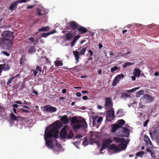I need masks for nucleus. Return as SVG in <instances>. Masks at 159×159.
I'll return each mask as SVG.
<instances>
[{
    "mask_svg": "<svg viewBox=\"0 0 159 159\" xmlns=\"http://www.w3.org/2000/svg\"><path fill=\"white\" fill-rule=\"evenodd\" d=\"M71 120V123L72 124H75L76 123H80V120L76 116L71 117L70 118Z\"/></svg>",
    "mask_w": 159,
    "mask_h": 159,
    "instance_id": "obj_23",
    "label": "nucleus"
},
{
    "mask_svg": "<svg viewBox=\"0 0 159 159\" xmlns=\"http://www.w3.org/2000/svg\"><path fill=\"white\" fill-rule=\"evenodd\" d=\"M73 54L74 55L76 60V64H77L79 61L80 56L79 52L77 50L73 51Z\"/></svg>",
    "mask_w": 159,
    "mask_h": 159,
    "instance_id": "obj_21",
    "label": "nucleus"
},
{
    "mask_svg": "<svg viewBox=\"0 0 159 159\" xmlns=\"http://www.w3.org/2000/svg\"><path fill=\"white\" fill-rule=\"evenodd\" d=\"M80 67H82L81 66L79 65L78 66H76L74 68H72V69L73 70L77 72L81 69L80 68Z\"/></svg>",
    "mask_w": 159,
    "mask_h": 159,
    "instance_id": "obj_37",
    "label": "nucleus"
},
{
    "mask_svg": "<svg viewBox=\"0 0 159 159\" xmlns=\"http://www.w3.org/2000/svg\"><path fill=\"white\" fill-rule=\"evenodd\" d=\"M15 76L13 77L12 78H11L10 79H8L7 80V84L8 85V84H11L12 81H13V79L15 77Z\"/></svg>",
    "mask_w": 159,
    "mask_h": 159,
    "instance_id": "obj_42",
    "label": "nucleus"
},
{
    "mask_svg": "<svg viewBox=\"0 0 159 159\" xmlns=\"http://www.w3.org/2000/svg\"><path fill=\"white\" fill-rule=\"evenodd\" d=\"M153 100V98L148 94H144L140 98L141 102L144 104L150 103Z\"/></svg>",
    "mask_w": 159,
    "mask_h": 159,
    "instance_id": "obj_5",
    "label": "nucleus"
},
{
    "mask_svg": "<svg viewBox=\"0 0 159 159\" xmlns=\"http://www.w3.org/2000/svg\"><path fill=\"white\" fill-rule=\"evenodd\" d=\"M15 102L18 104H23V103L20 101H17L14 102Z\"/></svg>",
    "mask_w": 159,
    "mask_h": 159,
    "instance_id": "obj_62",
    "label": "nucleus"
},
{
    "mask_svg": "<svg viewBox=\"0 0 159 159\" xmlns=\"http://www.w3.org/2000/svg\"><path fill=\"white\" fill-rule=\"evenodd\" d=\"M131 53V51H128L126 53H124V54L123 55H122V56H127L128 55L130 54Z\"/></svg>",
    "mask_w": 159,
    "mask_h": 159,
    "instance_id": "obj_57",
    "label": "nucleus"
},
{
    "mask_svg": "<svg viewBox=\"0 0 159 159\" xmlns=\"http://www.w3.org/2000/svg\"><path fill=\"white\" fill-rule=\"evenodd\" d=\"M12 106L14 108H17L18 107V105L17 104H14L12 105Z\"/></svg>",
    "mask_w": 159,
    "mask_h": 159,
    "instance_id": "obj_58",
    "label": "nucleus"
},
{
    "mask_svg": "<svg viewBox=\"0 0 159 159\" xmlns=\"http://www.w3.org/2000/svg\"><path fill=\"white\" fill-rule=\"evenodd\" d=\"M27 52L29 54H31L35 52V47L33 46H29L26 48Z\"/></svg>",
    "mask_w": 159,
    "mask_h": 159,
    "instance_id": "obj_17",
    "label": "nucleus"
},
{
    "mask_svg": "<svg viewBox=\"0 0 159 159\" xmlns=\"http://www.w3.org/2000/svg\"><path fill=\"white\" fill-rule=\"evenodd\" d=\"M56 31H53L52 32H48L47 33H43L42 34V37H43L46 38L47 36H49L50 34L54 33Z\"/></svg>",
    "mask_w": 159,
    "mask_h": 159,
    "instance_id": "obj_30",
    "label": "nucleus"
},
{
    "mask_svg": "<svg viewBox=\"0 0 159 159\" xmlns=\"http://www.w3.org/2000/svg\"><path fill=\"white\" fill-rule=\"evenodd\" d=\"M73 135L74 134L73 132L72 131H70L68 135H67V138L68 139H71L73 137Z\"/></svg>",
    "mask_w": 159,
    "mask_h": 159,
    "instance_id": "obj_43",
    "label": "nucleus"
},
{
    "mask_svg": "<svg viewBox=\"0 0 159 159\" xmlns=\"http://www.w3.org/2000/svg\"><path fill=\"white\" fill-rule=\"evenodd\" d=\"M18 3L17 1L13 2L9 7V9L11 11H13L16 8Z\"/></svg>",
    "mask_w": 159,
    "mask_h": 159,
    "instance_id": "obj_18",
    "label": "nucleus"
},
{
    "mask_svg": "<svg viewBox=\"0 0 159 159\" xmlns=\"http://www.w3.org/2000/svg\"><path fill=\"white\" fill-rule=\"evenodd\" d=\"M124 77V75L123 74H120L116 76L115 77L116 78H117L119 80H120L123 79Z\"/></svg>",
    "mask_w": 159,
    "mask_h": 159,
    "instance_id": "obj_41",
    "label": "nucleus"
},
{
    "mask_svg": "<svg viewBox=\"0 0 159 159\" xmlns=\"http://www.w3.org/2000/svg\"><path fill=\"white\" fill-rule=\"evenodd\" d=\"M14 32L10 31L5 30L2 33V37H4L11 38V39L10 40H12V41H13L14 38Z\"/></svg>",
    "mask_w": 159,
    "mask_h": 159,
    "instance_id": "obj_6",
    "label": "nucleus"
},
{
    "mask_svg": "<svg viewBox=\"0 0 159 159\" xmlns=\"http://www.w3.org/2000/svg\"><path fill=\"white\" fill-rule=\"evenodd\" d=\"M118 125L121 126L123 125L125 123V121L123 119L118 120L117 121Z\"/></svg>",
    "mask_w": 159,
    "mask_h": 159,
    "instance_id": "obj_34",
    "label": "nucleus"
},
{
    "mask_svg": "<svg viewBox=\"0 0 159 159\" xmlns=\"http://www.w3.org/2000/svg\"><path fill=\"white\" fill-rule=\"evenodd\" d=\"M83 144L84 146H86L88 144V143L86 139H85L84 141L83 142Z\"/></svg>",
    "mask_w": 159,
    "mask_h": 159,
    "instance_id": "obj_53",
    "label": "nucleus"
},
{
    "mask_svg": "<svg viewBox=\"0 0 159 159\" xmlns=\"http://www.w3.org/2000/svg\"><path fill=\"white\" fill-rule=\"evenodd\" d=\"M80 123H79L80 126V127L84 128H87V124L84 119H82L81 120H80Z\"/></svg>",
    "mask_w": 159,
    "mask_h": 159,
    "instance_id": "obj_19",
    "label": "nucleus"
},
{
    "mask_svg": "<svg viewBox=\"0 0 159 159\" xmlns=\"http://www.w3.org/2000/svg\"><path fill=\"white\" fill-rule=\"evenodd\" d=\"M67 129H68L66 127H65L61 129L60 134V136L61 138L65 139L67 137Z\"/></svg>",
    "mask_w": 159,
    "mask_h": 159,
    "instance_id": "obj_12",
    "label": "nucleus"
},
{
    "mask_svg": "<svg viewBox=\"0 0 159 159\" xmlns=\"http://www.w3.org/2000/svg\"><path fill=\"white\" fill-rule=\"evenodd\" d=\"M75 42H75L73 40L71 43V47H73V46H74V45L75 44Z\"/></svg>",
    "mask_w": 159,
    "mask_h": 159,
    "instance_id": "obj_59",
    "label": "nucleus"
},
{
    "mask_svg": "<svg viewBox=\"0 0 159 159\" xmlns=\"http://www.w3.org/2000/svg\"><path fill=\"white\" fill-rule=\"evenodd\" d=\"M42 10L39 9H37V13L39 16H41L42 15L44 14V13L41 12Z\"/></svg>",
    "mask_w": 159,
    "mask_h": 159,
    "instance_id": "obj_45",
    "label": "nucleus"
},
{
    "mask_svg": "<svg viewBox=\"0 0 159 159\" xmlns=\"http://www.w3.org/2000/svg\"><path fill=\"white\" fill-rule=\"evenodd\" d=\"M50 28L48 26H46L45 27H43L42 28L39 29L38 30L39 32H41V31H48Z\"/></svg>",
    "mask_w": 159,
    "mask_h": 159,
    "instance_id": "obj_26",
    "label": "nucleus"
},
{
    "mask_svg": "<svg viewBox=\"0 0 159 159\" xmlns=\"http://www.w3.org/2000/svg\"><path fill=\"white\" fill-rule=\"evenodd\" d=\"M123 110L122 109H119L117 112L116 114L118 115L119 114V117L122 116H124V113L123 112Z\"/></svg>",
    "mask_w": 159,
    "mask_h": 159,
    "instance_id": "obj_32",
    "label": "nucleus"
},
{
    "mask_svg": "<svg viewBox=\"0 0 159 159\" xmlns=\"http://www.w3.org/2000/svg\"><path fill=\"white\" fill-rule=\"evenodd\" d=\"M102 120V117H99L98 118L97 120V121L98 123H100Z\"/></svg>",
    "mask_w": 159,
    "mask_h": 159,
    "instance_id": "obj_51",
    "label": "nucleus"
},
{
    "mask_svg": "<svg viewBox=\"0 0 159 159\" xmlns=\"http://www.w3.org/2000/svg\"><path fill=\"white\" fill-rule=\"evenodd\" d=\"M113 140L117 143L119 144V146L122 148H125L126 147V141L125 139L119 137H114L113 138Z\"/></svg>",
    "mask_w": 159,
    "mask_h": 159,
    "instance_id": "obj_4",
    "label": "nucleus"
},
{
    "mask_svg": "<svg viewBox=\"0 0 159 159\" xmlns=\"http://www.w3.org/2000/svg\"><path fill=\"white\" fill-rule=\"evenodd\" d=\"M77 30L79 33L82 34L85 33L88 31V30L86 28L80 25L79 26Z\"/></svg>",
    "mask_w": 159,
    "mask_h": 159,
    "instance_id": "obj_15",
    "label": "nucleus"
},
{
    "mask_svg": "<svg viewBox=\"0 0 159 159\" xmlns=\"http://www.w3.org/2000/svg\"><path fill=\"white\" fill-rule=\"evenodd\" d=\"M112 128L111 131L112 133L115 132L117 130L121 128V126L117 124H112L111 125Z\"/></svg>",
    "mask_w": 159,
    "mask_h": 159,
    "instance_id": "obj_16",
    "label": "nucleus"
},
{
    "mask_svg": "<svg viewBox=\"0 0 159 159\" xmlns=\"http://www.w3.org/2000/svg\"><path fill=\"white\" fill-rule=\"evenodd\" d=\"M43 110L46 112L53 113L56 112L57 109L55 107L48 105L43 107Z\"/></svg>",
    "mask_w": 159,
    "mask_h": 159,
    "instance_id": "obj_8",
    "label": "nucleus"
},
{
    "mask_svg": "<svg viewBox=\"0 0 159 159\" xmlns=\"http://www.w3.org/2000/svg\"><path fill=\"white\" fill-rule=\"evenodd\" d=\"M44 137L46 145L50 149H53L54 146L52 141L50 140H48L47 139L53 137L56 139L58 138V132L55 130V127L52 126L48 131L45 130Z\"/></svg>",
    "mask_w": 159,
    "mask_h": 159,
    "instance_id": "obj_1",
    "label": "nucleus"
},
{
    "mask_svg": "<svg viewBox=\"0 0 159 159\" xmlns=\"http://www.w3.org/2000/svg\"><path fill=\"white\" fill-rule=\"evenodd\" d=\"M55 66L58 67L60 66H62L63 65L62 62L60 60H57L54 62Z\"/></svg>",
    "mask_w": 159,
    "mask_h": 159,
    "instance_id": "obj_28",
    "label": "nucleus"
},
{
    "mask_svg": "<svg viewBox=\"0 0 159 159\" xmlns=\"http://www.w3.org/2000/svg\"><path fill=\"white\" fill-rule=\"evenodd\" d=\"M140 87H137L135 88H133L132 89H130L128 91V92L129 93H134L135 92L136 90L139 89Z\"/></svg>",
    "mask_w": 159,
    "mask_h": 159,
    "instance_id": "obj_44",
    "label": "nucleus"
},
{
    "mask_svg": "<svg viewBox=\"0 0 159 159\" xmlns=\"http://www.w3.org/2000/svg\"><path fill=\"white\" fill-rule=\"evenodd\" d=\"M144 140L147 144L149 145L152 143L149 138L146 135H145L144 136Z\"/></svg>",
    "mask_w": 159,
    "mask_h": 159,
    "instance_id": "obj_27",
    "label": "nucleus"
},
{
    "mask_svg": "<svg viewBox=\"0 0 159 159\" xmlns=\"http://www.w3.org/2000/svg\"><path fill=\"white\" fill-rule=\"evenodd\" d=\"M89 54L90 57H92L93 55V52L90 50L89 51Z\"/></svg>",
    "mask_w": 159,
    "mask_h": 159,
    "instance_id": "obj_55",
    "label": "nucleus"
},
{
    "mask_svg": "<svg viewBox=\"0 0 159 159\" xmlns=\"http://www.w3.org/2000/svg\"><path fill=\"white\" fill-rule=\"evenodd\" d=\"M52 126L55 127V130L57 131L58 134V131L57 130V127L61 128L62 127V125L60 121L59 120H57L54 122V124L51 125L50 126H49L48 127H47L45 130L47 131H49L50 129L52 128Z\"/></svg>",
    "mask_w": 159,
    "mask_h": 159,
    "instance_id": "obj_7",
    "label": "nucleus"
},
{
    "mask_svg": "<svg viewBox=\"0 0 159 159\" xmlns=\"http://www.w3.org/2000/svg\"><path fill=\"white\" fill-rule=\"evenodd\" d=\"M148 120H146L144 122V124H143V126H145V127H146L147 124H148Z\"/></svg>",
    "mask_w": 159,
    "mask_h": 159,
    "instance_id": "obj_56",
    "label": "nucleus"
},
{
    "mask_svg": "<svg viewBox=\"0 0 159 159\" xmlns=\"http://www.w3.org/2000/svg\"><path fill=\"white\" fill-rule=\"evenodd\" d=\"M33 74L34 75V76H36L37 74V71L36 70H34L33 71Z\"/></svg>",
    "mask_w": 159,
    "mask_h": 159,
    "instance_id": "obj_60",
    "label": "nucleus"
},
{
    "mask_svg": "<svg viewBox=\"0 0 159 159\" xmlns=\"http://www.w3.org/2000/svg\"><path fill=\"white\" fill-rule=\"evenodd\" d=\"M113 106L111 98V97H107L105 98V104L104 107L106 109L109 108Z\"/></svg>",
    "mask_w": 159,
    "mask_h": 159,
    "instance_id": "obj_9",
    "label": "nucleus"
},
{
    "mask_svg": "<svg viewBox=\"0 0 159 159\" xmlns=\"http://www.w3.org/2000/svg\"><path fill=\"white\" fill-rule=\"evenodd\" d=\"M32 93H33L34 94L36 95H37L38 94V92L37 91L35 90H32Z\"/></svg>",
    "mask_w": 159,
    "mask_h": 159,
    "instance_id": "obj_64",
    "label": "nucleus"
},
{
    "mask_svg": "<svg viewBox=\"0 0 159 159\" xmlns=\"http://www.w3.org/2000/svg\"><path fill=\"white\" fill-rule=\"evenodd\" d=\"M59 117L62 123L65 125H66L69 123V120L67 115L59 116Z\"/></svg>",
    "mask_w": 159,
    "mask_h": 159,
    "instance_id": "obj_14",
    "label": "nucleus"
},
{
    "mask_svg": "<svg viewBox=\"0 0 159 159\" xmlns=\"http://www.w3.org/2000/svg\"><path fill=\"white\" fill-rule=\"evenodd\" d=\"M75 31L73 32L69 31L65 35L66 39L67 40H70L71 39L74 37L75 35Z\"/></svg>",
    "mask_w": 159,
    "mask_h": 159,
    "instance_id": "obj_13",
    "label": "nucleus"
},
{
    "mask_svg": "<svg viewBox=\"0 0 159 159\" xmlns=\"http://www.w3.org/2000/svg\"><path fill=\"white\" fill-rule=\"evenodd\" d=\"M43 65V64H41L39 66H37L36 67V70L37 71H39V73H43V70H42V66Z\"/></svg>",
    "mask_w": 159,
    "mask_h": 159,
    "instance_id": "obj_29",
    "label": "nucleus"
},
{
    "mask_svg": "<svg viewBox=\"0 0 159 159\" xmlns=\"http://www.w3.org/2000/svg\"><path fill=\"white\" fill-rule=\"evenodd\" d=\"M28 40L31 41V43H33L34 41V39L33 37L29 38Z\"/></svg>",
    "mask_w": 159,
    "mask_h": 159,
    "instance_id": "obj_49",
    "label": "nucleus"
},
{
    "mask_svg": "<svg viewBox=\"0 0 159 159\" xmlns=\"http://www.w3.org/2000/svg\"><path fill=\"white\" fill-rule=\"evenodd\" d=\"M145 152H144L141 151L136 153V155L137 156L142 157L144 154Z\"/></svg>",
    "mask_w": 159,
    "mask_h": 159,
    "instance_id": "obj_33",
    "label": "nucleus"
},
{
    "mask_svg": "<svg viewBox=\"0 0 159 159\" xmlns=\"http://www.w3.org/2000/svg\"><path fill=\"white\" fill-rule=\"evenodd\" d=\"M20 110L21 111L25 113H28L29 112V111L28 110L26 109H24L23 108H21Z\"/></svg>",
    "mask_w": 159,
    "mask_h": 159,
    "instance_id": "obj_52",
    "label": "nucleus"
},
{
    "mask_svg": "<svg viewBox=\"0 0 159 159\" xmlns=\"http://www.w3.org/2000/svg\"><path fill=\"white\" fill-rule=\"evenodd\" d=\"M4 111V107L0 105V112H2Z\"/></svg>",
    "mask_w": 159,
    "mask_h": 159,
    "instance_id": "obj_54",
    "label": "nucleus"
},
{
    "mask_svg": "<svg viewBox=\"0 0 159 159\" xmlns=\"http://www.w3.org/2000/svg\"><path fill=\"white\" fill-rule=\"evenodd\" d=\"M121 128H122V130L124 134H127V135L126 137H128L129 135V129H128L124 127H122L121 126Z\"/></svg>",
    "mask_w": 159,
    "mask_h": 159,
    "instance_id": "obj_25",
    "label": "nucleus"
},
{
    "mask_svg": "<svg viewBox=\"0 0 159 159\" xmlns=\"http://www.w3.org/2000/svg\"><path fill=\"white\" fill-rule=\"evenodd\" d=\"M86 45H84V47L80 51V54L81 55H84L85 52H86L87 50V46H86Z\"/></svg>",
    "mask_w": 159,
    "mask_h": 159,
    "instance_id": "obj_31",
    "label": "nucleus"
},
{
    "mask_svg": "<svg viewBox=\"0 0 159 159\" xmlns=\"http://www.w3.org/2000/svg\"><path fill=\"white\" fill-rule=\"evenodd\" d=\"M118 69V68L117 66H116L113 67L111 68V72H113Z\"/></svg>",
    "mask_w": 159,
    "mask_h": 159,
    "instance_id": "obj_47",
    "label": "nucleus"
},
{
    "mask_svg": "<svg viewBox=\"0 0 159 159\" xmlns=\"http://www.w3.org/2000/svg\"><path fill=\"white\" fill-rule=\"evenodd\" d=\"M141 71L138 68H135L133 72V75L136 77H139L141 74Z\"/></svg>",
    "mask_w": 159,
    "mask_h": 159,
    "instance_id": "obj_24",
    "label": "nucleus"
},
{
    "mask_svg": "<svg viewBox=\"0 0 159 159\" xmlns=\"http://www.w3.org/2000/svg\"><path fill=\"white\" fill-rule=\"evenodd\" d=\"M10 117L11 120L14 121H15L18 120L19 118H20L17 115L15 116L12 112L10 114Z\"/></svg>",
    "mask_w": 159,
    "mask_h": 159,
    "instance_id": "obj_20",
    "label": "nucleus"
},
{
    "mask_svg": "<svg viewBox=\"0 0 159 159\" xmlns=\"http://www.w3.org/2000/svg\"><path fill=\"white\" fill-rule=\"evenodd\" d=\"M26 60L25 58V57L22 56L20 60V64L21 65H23L24 64V62Z\"/></svg>",
    "mask_w": 159,
    "mask_h": 159,
    "instance_id": "obj_36",
    "label": "nucleus"
},
{
    "mask_svg": "<svg viewBox=\"0 0 159 159\" xmlns=\"http://www.w3.org/2000/svg\"><path fill=\"white\" fill-rule=\"evenodd\" d=\"M56 146H57V147L59 148H60L61 147V144L60 143H57V140L56 141Z\"/></svg>",
    "mask_w": 159,
    "mask_h": 159,
    "instance_id": "obj_61",
    "label": "nucleus"
},
{
    "mask_svg": "<svg viewBox=\"0 0 159 159\" xmlns=\"http://www.w3.org/2000/svg\"><path fill=\"white\" fill-rule=\"evenodd\" d=\"M112 142V140L111 139L107 138L105 139L102 144L100 151H101L106 148L109 147L110 149L113 150L115 152H118L119 151L120 149L119 147L114 144L111 145L109 146V145Z\"/></svg>",
    "mask_w": 159,
    "mask_h": 159,
    "instance_id": "obj_2",
    "label": "nucleus"
},
{
    "mask_svg": "<svg viewBox=\"0 0 159 159\" xmlns=\"http://www.w3.org/2000/svg\"><path fill=\"white\" fill-rule=\"evenodd\" d=\"M30 0H17V1L18 3H22L24 2H28Z\"/></svg>",
    "mask_w": 159,
    "mask_h": 159,
    "instance_id": "obj_48",
    "label": "nucleus"
},
{
    "mask_svg": "<svg viewBox=\"0 0 159 159\" xmlns=\"http://www.w3.org/2000/svg\"><path fill=\"white\" fill-rule=\"evenodd\" d=\"M72 127L75 130H77V129L81 128L80 126L79 123L78 124H74L73 125Z\"/></svg>",
    "mask_w": 159,
    "mask_h": 159,
    "instance_id": "obj_40",
    "label": "nucleus"
},
{
    "mask_svg": "<svg viewBox=\"0 0 159 159\" xmlns=\"http://www.w3.org/2000/svg\"><path fill=\"white\" fill-rule=\"evenodd\" d=\"M70 27H66L67 29L68 30H70V28L72 30H75V31H76V30L78 28L79 25L75 21H70L69 23Z\"/></svg>",
    "mask_w": 159,
    "mask_h": 159,
    "instance_id": "obj_10",
    "label": "nucleus"
},
{
    "mask_svg": "<svg viewBox=\"0 0 159 159\" xmlns=\"http://www.w3.org/2000/svg\"><path fill=\"white\" fill-rule=\"evenodd\" d=\"M1 65H2L1 68L2 70H4L6 71L9 70L10 68V66L7 63H5Z\"/></svg>",
    "mask_w": 159,
    "mask_h": 159,
    "instance_id": "obj_22",
    "label": "nucleus"
},
{
    "mask_svg": "<svg viewBox=\"0 0 159 159\" xmlns=\"http://www.w3.org/2000/svg\"><path fill=\"white\" fill-rule=\"evenodd\" d=\"M2 53L7 56L8 57L10 56V54L7 52H6L5 51H2Z\"/></svg>",
    "mask_w": 159,
    "mask_h": 159,
    "instance_id": "obj_50",
    "label": "nucleus"
},
{
    "mask_svg": "<svg viewBox=\"0 0 159 159\" xmlns=\"http://www.w3.org/2000/svg\"><path fill=\"white\" fill-rule=\"evenodd\" d=\"M144 91L142 90H140L136 94V97H140L141 95L143 94L144 93Z\"/></svg>",
    "mask_w": 159,
    "mask_h": 159,
    "instance_id": "obj_38",
    "label": "nucleus"
},
{
    "mask_svg": "<svg viewBox=\"0 0 159 159\" xmlns=\"http://www.w3.org/2000/svg\"><path fill=\"white\" fill-rule=\"evenodd\" d=\"M81 95V94L80 93L78 92L76 93V96L77 97H80Z\"/></svg>",
    "mask_w": 159,
    "mask_h": 159,
    "instance_id": "obj_63",
    "label": "nucleus"
},
{
    "mask_svg": "<svg viewBox=\"0 0 159 159\" xmlns=\"http://www.w3.org/2000/svg\"><path fill=\"white\" fill-rule=\"evenodd\" d=\"M80 37V35H77L75 37L74 36V38L73 40L75 42H76L78 40V39Z\"/></svg>",
    "mask_w": 159,
    "mask_h": 159,
    "instance_id": "obj_46",
    "label": "nucleus"
},
{
    "mask_svg": "<svg viewBox=\"0 0 159 159\" xmlns=\"http://www.w3.org/2000/svg\"><path fill=\"white\" fill-rule=\"evenodd\" d=\"M12 41L9 39L1 38H0V46L3 48H8L10 46H11Z\"/></svg>",
    "mask_w": 159,
    "mask_h": 159,
    "instance_id": "obj_3",
    "label": "nucleus"
},
{
    "mask_svg": "<svg viewBox=\"0 0 159 159\" xmlns=\"http://www.w3.org/2000/svg\"><path fill=\"white\" fill-rule=\"evenodd\" d=\"M119 80L117 79V78H116L115 77L112 82V85H113V86H115L117 83H119Z\"/></svg>",
    "mask_w": 159,
    "mask_h": 159,
    "instance_id": "obj_35",
    "label": "nucleus"
},
{
    "mask_svg": "<svg viewBox=\"0 0 159 159\" xmlns=\"http://www.w3.org/2000/svg\"><path fill=\"white\" fill-rule=\"evenodd\" d=\"M114 111L112 108L108 110L107 113V118L113 119L114 118Z\"/></svg>",
    "mask_w": 159,
    "mask_h": 159,
    "instance_id": "obj_11",
    "label": "nucleus"
},
{
    "mask_svg": "<svg viewBox=\"0 0 159 159\" xmlns=\"http://www.w3.org/2000/svg\"><path fill=\"white\" fill-rule=\"evenodd\" d=\"M134 64V63H131L130 62H126L123 65V67L124 68H126L127 66L132 65Z\"/></svg>",
    "mask_w": 159,
    "mask_h": 159,
    "instance_id": "obj_39",
    "label": "nucleus"
}]
</instances>
